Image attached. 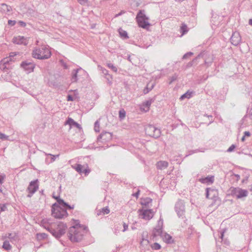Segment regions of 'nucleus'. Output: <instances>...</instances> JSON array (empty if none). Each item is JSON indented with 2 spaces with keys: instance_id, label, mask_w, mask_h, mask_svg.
Masks as SVG:
<instances>
[{
  "instance_id": "obj_63",
  "label": "nucleus",
  "mask_w": 252,
  "mask_h": 252,
  "mask_svg": "<svg viewBox=\"0 0 252 252\" xmlns=\"http://www.w3.org/2000/svg\"><path fill=\"white\" fill-rule=\"evenodd\" d=\"M29 192V193L27 196L29 198L31 197L32 196V195L34 194V193H32V192Z\"/></svg>"
},
{
  "instance_id": "obj_4",
  "label": "nucleus",
  "mask_w": 252,
  "mask_h": 252,
  "mask_svg": "<svg viewBox=\"0 0 252 252\" xmlns=\"http://www.w3.org/2000/svg\"><path fill=\"white\" fill-rule=\"evenodd\" d=\"M52 216L56 219H62L68 216L67 211L62 206L55 203L52 206Z\"/></svg>"
},
{
  "instance_id": "obj_59",
  "label": "nucleus",
  "mask_w": 252,
  "mask_h": 252,
  "mask_svg": "<svg viewBox=\"0 0 252 252\" xmlns=\"http://www.w3.org/2000/svg\"><path fill=\"white\" fill-rule=\"evenodd\" d=\"M140 190L138 189L137 191L132 194L133 196L136 197V198H138Z\"/></svg>"
},
{
  "instance_id": "obj_62",
  "label": "nucleus",
  "mask_w": 252,
  "mask_h": 252,
  "mask_svg": "<svg viewBox=\"0 0 252 252\" xmlns=\"http://www.w3.org/2000/svg\"><path fill=\"white\" fill-rule=\"evenodd\" d=\"M3 179H4V176H3L2 175H0V184H2Z\"/></svg>"
},
{
  "instance_id": "obj_6",
  "label": "nucleus",
  "mask_w": 252,
  "mask_h": 252,
  "mask_svg": "<svg viewBox=\"0 0 252 252\" xmlns=\"http://www.w3.org/2000/svg\"><path fill=\"white\" fill-rule=\"evenodd\" d=\"M145 130L147 135L155 138H158L161 134L160 130L152 125L146 126Z\"/></svg>"
},
{
  "instance_id": "obj_25",
  "label": "nucleus",
  "mask_w": 252,
  "mask_h": 252,
  "mask_svg": "<svg viewBox=\"0 0 252 252\" xmlns=\"http://www.w3.org/2000/svg\"><path fill=\"white\" fill-rule=\"evenodd\" d=\"M155 83L149 82L147 84L146 87L143 90V93L146 94L151 91L155 87Z\"/></svg>"
},
{
  "instance_id": "obj_24",
  "label": "nucleus",
  "mask_w": 252,
  "mask_h": 252,
  "mask_svg": "<svg viewBox=\"0 0 252 252\" xmlns=\"http://www.w3.org/2000/svg\"><path fill=\"white\" fill-rule=\"evenodd\" d=\"M0 10L1 12L4 13H7L12 10L10 6L7 5L5 3H1L0 4Z\"/></svg>"
},
{
  "instance_id": "obj_26",
  "label": "nucleus",
  "mask_w": 252,
  "mask_h": 252,
  "mask_svg": "<svg viewBox=\"0 0 252 252\" xmlns=\"http://www.w3.org/2000/svg\"><path fill=\"white\" fill-rule=\"evenodd\" d=\"M60 202H61V206H62V207L65 209L66 210L67 209L68 210H71L74 208V205L71 206L69 205L67 203L65 202L63 200H60Z\"/></svg>"
},
{
  "instance_id": "obj_15",
  "label": "nucleus",
  "mask_w": 252,
  "mask_h": 252,
  "mask_svg": "<svg viewBox=\"0 0 252 252\" xmlns=\"http://www.w3.org/2000/svg\"><path fill=\"white\" fill-rule=\"evenodd\" d=\"M112 137V134L109 132H103L98 137L97 140L100 141L102 140L101 142H107L111 140Z\"/></svg>"
},
{
  "instance_id": "obj_36",
  "label": "nucleus",
  "mask_w": 252,
  "mask_h": 252,
  "mask_svg": "<svg viewBox=\"0 0 252 252\" xmlns=\"http://www.w3.org/2000/svg\"><path fill=\"white\" fill-rule=\"evenodd\" d=\"M151 248L153 250H158L160 249L161 246L158 243H155L151 246Z\"/></svg>"
},
{
  "instance_id": "obj_54",
  "label": "nucleus",
  "mask_w": 252,
  "mask_h": 252,
  "mask_svg": "<svg viewBox=\"0 0 252 252\" xmlns=\"http://www.w3.org/2000/svg\"><path fill=\"white\" fill-rule=\"evenodd\" d=\"M90 169L89 168L85 169L84 170H83L82 173H84L85 175H88L90 172Z\"/></svg>"
},
{
  "instance_id": "obj_16",
  "label": "nucleus",
  "mask_w": 252,
  "mask_h": 252,
  "mask_svg": "<svg viewBox=\"0 0 252 252\" xmlns=\"http://www.w3.org/2000/svg\"><path fill=\"white\" fill-rule=\"evenodd\" d=\"M163 224V220L160 218L159 220L158 221V225L154 228V229L153 231V236L154 237H157L158 236H160L162 234V227L160 226Z\"/></svg>"
},
{
  "instance_id": "obj_39",
  "label": "nucleus",
  "mask_w": 252,
  "mask_h": 252,
  "mask_svg": "<svg viewBox=\"0 0 252 252\" xmlns=\"http://www.w3.org/2000/svg\"><path fill=\"white\" fill-rule=\"evenodd\" d=\"M0 139H1L2 140H10L9 138V136H7L1 132H0Z\"/></svg>"
},
{
  "instance_id": "obj_11",
  "label": "nucleus",
  "mask_w": 252,
  "mask_h": 252,
  "mask_svg": "<svg viewBox=\"0 0 252 252\" xmlns=\"http://www.w3.org/2000/svg\"><path fill=\"white\" fill-rule=\"evenodd\" d=\"M21 66L27 71L28 73H30L33 71L35 65L31 61L27 60L21 63Z\"/></svg>"
},
{
  "instance_id": "obj_7",
  "label": "nucleus",
  "mask_w": 252,
  "mask_h": 252,
  "mask_svg": "<svg viewBox=\"0 0 252 252\" xmlns=\"http://www.w3.org/2000/svg\"><path fill=\"white\" fill-rule=\"evenodd\" d=\"M208 56V54L207 52H205V51H203L201 53H200L195 58H194L191 62H189L187 64V67H190L191 66H192L195 63H196V61L197 60V59L202 58L203 59H204L205 63L207 65L209 66L210 64L212 63L213 58L212 57V56L211 55V58L210 60H207L206 59L207 56Z\"/></svg>"
},
{
  "instance_id": "obj_52",
  "label": "nucleus",
  "mask_w": 252,
  "mask_h": 252,
  "mask_svg": "<svg viewBox=\"0 0 252 252\" xmlns=\"http://www.w3.org/2000/svg\"><path fill=\"white\" fill-rule=\"evenodd\" d=\"M0 212H2L5 210L6 207L5 204H2V205L0 206Z\"/></svg>"
},
{
  "instance_id": "obj_41",
  "label": "nucleus",
  "mask_w": 252,
  "mask_h": 252,
  "mask_svg": "<svg viewBox=\"0 0 252 252\" xmlns=\"http://www.w3.org/2000/svg\"><path fill=\"white\" fill-rule=\"evenodd\" d=\"M181 30L182 34H184L188 32L187 26L185 25H184L182 26H181Z\"/></svg>"
},
{
  "instance_id": "obj_35",
  "label": "nucleus",
  "mask_w": 252,
  "mask_h": 252,
  "mask_svg": "<svg viewBox=\"0 0 252 252\" xmlns=\"http://www.w3.org/2000/svg\"><path fill=\"white\" fill-rule=\"evenodd\" d=\"M107 66L108 68L111 69L114 72H117L118 71L117 67L114 66L112 63H107Z\"/></svg>"
},
{
  "instance_id": "obj_57",
  "label": "nucleus",
  "mask_w": 252,
  "mask_h": 252,
  "mask_svg": "<svg viewBox=\"0 0 252 252\" xmlns=\"http://www.w3.org/2000/svg\"><path fill=\"white\" fill-rule=\"evenodd\" d=\"M123 226H124V229L123 230V232H125L126 231L128 228V225L126 224V223H123Z\"/></svg>"
},
{
  "instance_id": "obj_31",
  "label": "nucleus",
  "mask_w": 252,
  "mask_h": 252,
  "mask_svg": "<svg viewBox=\"0 0 252 252\" xmlns=\"http://www.w3.org/2000/svg\"><path fill=\"white\" fill-rule=\"evenodd\" d=\"M126 111L124 109H122L119 110V117L120 120H123L126 117Z\"/></svg>"
},
{
  "instance_id": "obj_46",
  "label": "nucleus",
  "mask_w": 252,
  "mask_h": 252,
  "mask_svg": "<svg viewBox=\"0 0 252 252\" xmlns=\"http://www.w3.org/2000/svg\"><path fill=\"white\" fill-rule=\"evenodd\" d=\"M235 148V145L234 144H232L227 149V152H231L234 150Z\"/></svg>"
},
{
  "instance_id": "obj_51",
  "label": "nucleus",
  "mask_w": 252,
  "mask_h": 252,
  "mask_svg": "<svg viewBox=\"0 0 252 252\" xmlns=\"http://www.w3.org/2000/svg\"><path fill=\"white\" fill-rule=\"evenodd\" d=\"M48 155L52 157L51 159V162H53V161H55V159L56 158V157H59V155L54 156V155H53L50 154H48Z\"/></svg>"
},
{
  "instance_id": "obj_8",
  "label": "nucleus",
  "mask_w": 252,
  "mask_h": 252,
  "mask_svg": "<svg viewBox=\"0 0 252 252\" xmlns=\"http://www.w3.org/2000/svg\"><path fill=\"white\" fill-rule=\"evenodd\" d=\"M67 228V226L65 224L60 222L56 228H54L55 233H53V236L56 238L59 239L65 233Z\"/></svg>"
},
{
  "instance_id": "obj_56",
  "label": "nucleus",
  "mask_w": 252,
  "mask_h": 252,
  "mask_svg": "<svg viewBox=\"0 0 252 252\" xmlns=\"http://www.w3.org/2000/svg\"><path fill=\"white\" fill-rule=\"evenodd\" d=\"M67 100L68 101H73V98L71 95L68 94L67 96Z\"/></svg>"
},
{
  "instance_id": "obj_37",
  "label": "nucleus",
  "mask_w": 252,
  "mask_h": 252,
  "mask_svg": "<svg viewBox=\"0 0 252 252\" xmlns=\"http://www.w3.org/2000/svg\"><path fill=\"white\" fill-rule=\"evenodd\" d=\"M94 130L96 132H99V131H100V129H99V123L98 121H96L94 123Z\"/></svg>"
},
{
  "instance_id": "obj_21",
  "label": "nucleus",
  "mask_w": 252,
  "mask_h": 252,
  "mask_svg": "<svg viewBox=\"0 0 252 252\" xmlns=\"http://www.w3.org/2000/svg\"><path fill=\"white\" fill-rule=\"evenodd\" d=\"M214 181V177L213 176H208L205 178H202L199 179V181L203 184H212Z\"/></svg>"
},
{
  "instance_id": "obj_49",
  "label": "nucleus",
  "mask_w": 252,
  "mask_h": 252,
  "mask_svg": "<svg viewBox=\"0 0 252 252\" xmlns=\"http://www.w3.org/2000/svg\"><path fill=\"white\" fill-rule=\"evenodd\" d=\"M16 22L15 20H9L8 21V24L9 26H13L15 25V24H16Z\"/></svg>"
},
{
  "instance_id": "obj_43",
  "label": "nucleus",
  "mask_w": 252,
  "mask_h": 252,
  "mask_svg": "<svg viewBox=\"0 0 252 252\" xmlns=\"http://www.w3.org/2000/svg\"><path fill=\"white\" fill-rule=\"evenodd\" d=\"M60 62L61 63V64L62 65V66H63V68L64 69H68V65H67V64L63 61V60H61L60 61Z\"/></svg>"
},
{
  "instance_id": "obj_60",
  "label": "nucleus",
  "mask_w": 252,
  "mask_h": 252,
  "mask_svg": "<svg viewBox=\"0 0 252 252\" xmlns=\"http://www.w3.org/2000/svg\"><path fill=\"white\" fill-rule=\"evenodd\" d=\"M251 135V133L249 131H245L244 132V137H246V136H250Z\"/></svg>"
},
{
  "instance_id": "obj_17",
  "label": "nucleus",
  "mask_w": 252,
  "mask_h": 252,
  "mask_svg": "<svg viewBox=\"0 0 252 252\" xmlns=\"http://www.w3.org/2000/svg\"><path fill=\"white\" fill-rule=\"evenodd\" d=\"M233 193L234 195L236 196L237 198H241L244 197H246L248 195V191L246 189H235L233 191Z\"/></svg>"
},
{
  "instance_id": "obj_10",
  "label": "nucleus",
  "mask_w": 252,
  "mask_h": 252,
  "mask_svg": "<svg viewBox=\"0 0 252 252\" xmlns=\"http://www.w3.org/2000/svg\"><path fill=\"white\" fill-rule=\"evenodd\" d=\"M139 216L145 220H151L154 215V212L152 209H139Z\"/></svg>"
},
{
  "instance_id": "obj_33",
  "label": "nucleus",
  "mask_w": 252,
  "mask_h": 252,
  "mask_svg": "<svg viewBox=\"0 0 252 252\" xmlns=\"http://www.w3.org/2000/svg\"><path fill=\"white\" fill-rule=\"evenodd\" d=\"M164 239L166 242L168 244H171L173 242L172 237L169 234H166L165 235Z\"/></svg>"
},
{
  "instance_id": "obj_38",
  "label": "nucleus",
  "mask_w": 252,
  "mask_h": 252,
  "mask_svg": "<svg viewBox=\"0 0 252 252\" xmlns=\"http://www.w3.org/2000/svg\"><path fill=\"white\" fill-rule=\"evenodd\" d=\"M101 212L103 213V215L108 214L109 213L110 210L108 207H104L102 209V210L101 211H100V213H98L97 215H100Z\"/></svg>"
},
{
  "instance_id": "obj_50",
  "label": "nucleus",
  "mask_w": 252,
  "mask_h": 252,
  "mask_svg": "<svg viewBox=\"0 0 252 252\" xmlns=\"http://www.w3.org/2000/svg\"><path fill=\"white\" fill-rule=\"evenodd\" d=\"M204 116L207 117L209 119H211V120L210 121L209 123L208 124V125L211 124L213 122V120L212 119L213 116L212 115H208L207 114H204Z\"/></svg>"
},
{
  "instance_id": "obj_47",
  "label": "nucleus",
  "mask_w": 252,
  "mask_h": 252,
  "mask_svg": "<svg viewBox=\"0 0 252 252\" xmlns=\"http://www.w3.org/2000/svg\"><path fill=\"white\" fill-rule=\"evenodd\" d=\"M101 70L102 71V73L104 75V76H107L109 74L108 71L105 68H104L103 67H101Z\"/></svg>"
},
{
  "instance_id": "obj_61",
  "label": "nucleus",
  "mask_w": 252,
  "mask_h": 252,
  "mask_svg": "<svg viewBox=\"0 0 252 252\" xmlns=\"http://www.w3.org/2000/svg\"><path fill=\"white\" fill-rule=\"evenodd\" d=\"M198 151V150H195L194 151H189V155H186V156H188L189 155H190L193 153H197Z\"/></svg>"
},
{
  "instance_id": "obj_30",
  "label": "nucleus",
  "mask_w": 252,
  "mask_h": 252,
  "mask_svg": "<svg viewBox=\"0 0 252 252\" xmlns=\"http://www.w3.org/2000/svg\"><path fill=\"white\" fill-rule=\"evenodd\" d=\"M2 248L5 250L9 251L11 249L12 247L10 245L9 241H4L3 243Z\"/></svg>"
},
{
  "instance_id": "obj_23",
  "label": "nucleus",
  "mask_w": 252,
  "mask_h": 252,
  "mask_svg": "<svg viewBox=\"0 0 252 252\" xmlns=\"http://www.w3.org/2000/svg\"><path fill=\"white\" fill-rule=\"evenodd\" d=\"M82 68L81 67H80L79 68H77V69H73L72 71V73H71V81L72 82V83H74V82H76L78 80V78H77V74H78V72L79 71V70H81Z\"/></svg>"
},
{
  "instance_id": "obj_18",
  "label": "nucleus",
  "mask_w": 252,
  "mask_h": 252,
  "mask_svg": "<svg viewBox=\"0 0 252 252\" xmlns=\"http://www.w3.org/2000/svg\"><path fill=\"white\" fill-rule=\"evenodd\" d=\"M13 42L17 44H23L26 45L28 44V40L27 38L24 36H21L14 37L13 38Z\"/></svg>"
},
{
  "instance_id": "obj_55",
  "label": "nucleus",
  "mask_w": 252,
  "mask_h": 252,
  "mask_svg": "<svg viewBox=\"0 0 252 252\" xmlns=\"http://www.w3.org/2000/svg\"><path fill=\"white\" fill-rule=\"evenodd\" d=\"M78 1L81 4H85L88 2V0H78Z\"/></svg>"
},
{
  "instance_id": "obj_12",
  "label": "nucleus",
  "mask_w": 252,
  "mask_h": 252,
  "mask_svg": "<svg viewBox=\"0 0 252 252\" xmlns=\"http://www.w3.org/2000/svg\"><path fill=\"white\" fill-rule=\"evenodd\" d=\"M218 196V192L217 189L211 188L206 189V197L207 198L216 200Z\"/></svg>"
},
{
  "instance_id": "obj_2",
  "label": "nucleus",
  "mask_w": 252,
  "mask_h": 252,
  "mask_svg": "<svg viewBox=\"0 0 252 252\" xmlns=\"http://www.w3.org/2000/svg\"><path fill=\"white\" fill-rule=\"evenodd\" d=\"M32 57L39 60L49 59L51 56V52L48 47L45 45L35 48L32 53Z\"/></svg>"
},
{
  "instance_id": "obj_1",
  "label": "nucleus",
  "mask_w": 252,
  "mask_h": 252,
  "mask_svg": "<svg viewBox=\"0 0 252 252\" xmlns=\"http://www.w3.org/2000/svg\"><path fill=\"white\" fill-rule=\"evenodd\" d=\"M88 229L87 227L81 226L80 224L70 227L68 232V237L72 242H78L81 241Z\"/></svg>"
},
{
  "instance_id": "obj_42",
  "label": "nucleus",
  "mask_w": 252,
  "mask_h": 252,
  "mask_svg": "<svg viewBox=\"0 0 252 252\" xmlns=\"http://www.w3.org/2000/svg\"><path fill=\"white\" fill-rule=\"evenodd\" d=\"M53 197L56 200H57V203L58 204V205H61V202H60V200H63V199H61L60 197V196H55L54 195V194L53 195Z\"/></svg>"
},
{
  "instance_id": "obj_28",
  "label": "nucleus",
  "mask_w": 252,
  "mask_h": 252,
  "mask_svg": "<svg viewBox=\"0 0 252 252\" xmlns=\"http://www.w3.org/2000/svg\"><path fill=\"white\" fill-rule=\"evenodd\" d=\"M193 92L192 91H188L186 93L182 95L180 98L181 100L185 98H190L192 96Z\"/></svg>"
},
{
  "instance_id": "obj_29",
  "label": "nucleus",
  "mask_w": 252,
  "mask_h": 252,
  "mask_svg": "<svg viewBox=\"0 0 252 252\" xmlns=\"http://www.w3.org/2000/svg\"><path fill=\"white\" fill-rule=\"evenodd\" d=\"M152 201V199L149 197H146L142 199L141 204L143 206H148Z\"/></svg>"
},
{
  "instance_id": "obj_58",
  "label": "nucleus",
  "mask_w": 252,
  "mask_h": 252,
  "mask_svg": "<svg viewBox=\"0 0 252 252\" xmlns=\"http://www.w3.org/2000/svg\"><path fill=\"white\" fill-rule=\"evenodd\" d=\"M248 115L249 117L252 120V108L250 110Z\"/></svg>"
},
{
  "instance_id": "obj_13",
  "label": "nucleus",
  "mask_w": 252,
  "mask_h": 252,
  "mask_svg": "<svg viewBox=\"0 0 252 252\" xmlns=\"http://www.w3.org/2000/svg\"><path fill=\"white\" fill-rule=\"evenodd\" d=\"M38 179L31 181L27 189V191L28 192H32V193H34L38 189Z\"/></svg>"
},
{
  "instance_id": "obj_9",
  "label": "nucleus",
  "mask_w": 252,
  "mask_h": 252,
  "mask_svg": "<svg viewBox=\"0 0 252 252\" xmlns=\"http://www.w3.org/2000/svg\"><path fill=\"white\" fill-rule=\"evenodd\" d=\"M175 209L179 218L183 217L185 213L184 201L182 200H179L175 204Z\"/></svg>"
},
{
  "instance_id": "obj_27",
  "label": "nucleus",
  "mask_w": 252,
  "mask_h": 252,
  "mask_svg": "<svg viewBox=\"0 0 252 252\" xmlns=\"http://www.w3.org/2000/svg\"><path fill=\"white\" fill-rule=\"evenodd\" d=\"M119 33L121 37L123 39L128 38V36L127 32L126 31L123 30L122 28H120L118 30Z\"/></svg>"
},
{
  "instance_id": "obj_48",
  "label": "nucleus",
  "mask_w": 252,
  "mask_h": 252,
  "mask_svg": "<svg viewBox=\"0 0 252 252\" xmlns=\"http://www.w3.org/2000/svg\"><path fill=\"white\" fill-rule=\"evenodd\" d=\"M177 78V75L175 74L170 78V84H171L173 82L175 81Z\"/></svg>"
},
{
  "instance_id": "obj_20",
  "label": "nucleus",
  "mask_w": 252,
  "mask_h": 252,
  "mask_svg": "<svg viewBox=\"0 0 252 252\" xmlns=\"http://www.w3.org/2000/svg\"><path fill=\"white\" fill-rule=\"evenodd\" d=\"M155 100V98H152L143 103L142 106L144 107L143 109L145 112H147L149 110L151 104L154 102Z\"/></svg>"
},
{
  "instance_id": "obj_19",
  "label": "nucleus",
  "mask_w": 252,
  "mask_h": 252,
  "mask_svg": "<svg viewBox=\"0 0 252 252\" xmlns=\"http://www.w3.org/2000/svg\"><path fill=\"white\" fill-rule=\"evenodd\" d=\"M65 125H68L71 127H75L78 128L79 129H81V126L78 123L74 121V120L73 119L70 117H68L67 119L65 122Z\"/></svg>"
},
{
  "instance_id": "obj_53",
  "label": "nucleus",
  "mask_w": 252,
  "mask_h": 252,
  "mask_svg": "<svg viewBox=\"0 0 252 252\" xmlns=\"http://www.w3.org/2000/svg\"><path fill=\"white\" fill-rule=\"evenodd\" d=\"M18 23L20 26L23 27H24L26 26V23L22 21H19Z\"/></svg>"
},
{
  "instance_id": "obj_14",
  "label": "nucleus",
  "mask_w": 252,
  "mask_h": 252,
  "mask_svg": "<svg viewBox=\"0 0 252 252\" xmlns=\"http://www.w3.org/2000/svg\"><path fill=\"white\" fill-rule=\"evenodd\" d=\"M241 40V37L240 33L235 32H234L230 38V41L232 44L236 46L239 44Z\"/></svg>"
},
{
  "instance_id": "obj_3",
  "label": "nucleus",
  "mask_w": 252,
  "mask_h": 252,
  "mask_svg": "<svg viewBox=\"0 0 252 252\" xmlns=\"http://www.w3.org/2000/svg\"><path fill=\"white\" fill-rule=\"evenodd\" d=\"M16 55L15 53H11L8 57L2 60L0 62V69L5 71L11 69L14 66L13 63L16 59L14 58Z\"/></svg>"
},
{
  "instance_id": "obj_22",
  "label": "nucleus",
  "mask_w": 252,
  "mask_h": 252,
  "mask_svg": "<svg viewBox=\"0 0 252 252\" xmlns=\"http://www.w3.org/2000/svg\"><path fill=\"white\" fill-rule=\"evenodd\" d=\"M157 168L158 169L163 170L166 168L168 166V162L166 161H159L156 164Z\"/></svg>"
},
{
  "instance_id": "obj_5",
  "label": "nucleus",
  "mask_w": 252,
  "mask_h": 252,
  "mask_svg": "<svg viewBox=\"0 0 252 252\" xmlns=\"http://www.w3.org/2000/svg\"><path fill=\"white\" fill-rule=\"evenodd\" d=\"M136 21L139 27L147 29L150 26L148 22L149 18L145 15L144 10H140L136 15Z\"/></svg>"
},
{
  "instance_id": "obj_45",
  "label": "nucleus",
  "mask_w": 252,
  "mask_h": 252,
  "mask_svg": "<svg viewBox=\"0 0 252 252\" xmlns=\"http://www.w3.org/2000/svg\"><path fill=\"white\" fill-rule=\"evenodd\" d=\"M44 228L49 232H50L52 235L53 234V233H55V231L54 230V228L52 227H50L49 226H44Z\"/></svg>"
},
{
  "instance_id": "obj_44",
  "label": "nucleus",
  "mask_w": 252,
  "mask_h": 252,
  "mask_svg": "<svg viewBox=\"0 0 252 252\" xmlns=\"http://www.w3.org/2000/svg\"><path fill=\"white\" fill-rule=\"evenodd\" d=\"M193 54V53H192V52H188V53H187L186 54H185L183 56L182 59H186L188 58L189 57L192 56Z\"/></svg>"
},
{
  "instance_id": "obj_64",
  "label": "nucleus",
  "mask_w": 252,
  "mask_h": 252,
  "mask_svg": "<svg viewBox=\"0 0 252 252\" xmlns=\"http://www.w3.org/2000/svg\"><path fill=\"white\" fill-rule=\"evenodd\" d=\"M8 238L10 239H13V237L12 236V233H8Z\"/></svg>"
},
{
  "instance_id": "obj_34",
  "label": "nucleus",
  "mask_w": 252,
  "mask_h": 252,
  "mask_svg": "<svg viewBox=\"0 0 252 252\" xmlns=\"http://www.w3.org/2000/svg\"><path fill=\"white\" fill-rule=\"evenodd\" d=\"M37 238L38 240H43L47 238L48 235L45 233H37L36 234Z\"/></svg>"
},
{
  "instance_id": "obj_32",
  "label": "nucleus",
  "mask_w": 252,
  "mask_h": 252,
  "mask_svg": "<svg viewBox=\"0 0 252 252\" xmlns=\"http://www.w3.org/2000/svg\"><path fill=\"white\" fill-rule=\"evenodd\" d=\"M74 168L77 172L79 173L83 172V166L80 164H76L74 166Z\"/></svg>"
},
{
  "instance_id": "obj_40",
  "label": "nucleus",
  "mask_w": 252,
  "mask_h": 252,
  "mask_svg": "<svg viewBox=\"0 0 252 252\" xmlns=\"http://www.w3.org/2000/svg\"><path fill=\"white\" fill-rule=\"evenodd\" d=\"M105 78L107 80L108 84L109 85L112 84V76L110 74H108L107 76H105Z\"/></svg>"
}]
</instances>
